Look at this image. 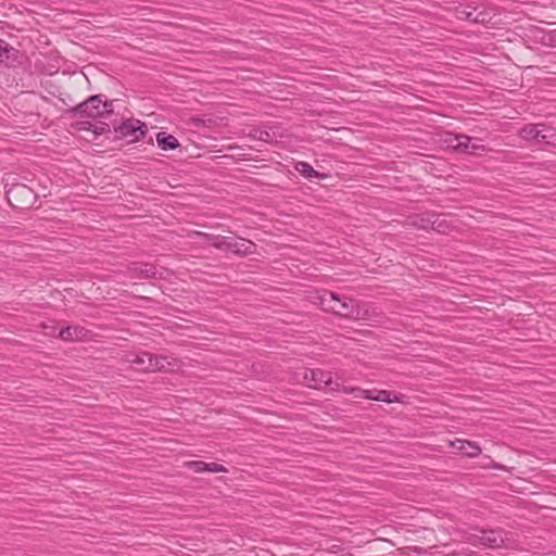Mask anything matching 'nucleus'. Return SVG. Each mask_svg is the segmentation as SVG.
I'll use <instances>...</instances> for the list:
<instances>
[{"label": "nucleus", "mask_w": 556, "mask_h": 556, "mask_svg": "<svg viewBox=\"0 0 556 556\" xmlns=\"http://www.w3.org/2000/svg\"><path fill=\"white\" fill-rule=\"evenodd\" d=\"M556 139V131L555 129L544 125L539 124L538 126V139H533V141L538 143L542 142H551L552 140Z\"/></svg>", "instance_id": "dca6fc26"}, {"label": "nucleus", "mask_w": 556, "mask_h": 556, "mask_svg": "<svg viewBox=\"0 0 556 556\" xmlns=\"http://www.w3.org/2000/svg\"><path fill=\"white\" fill-rule=\"evenodd\" d=\"M295 169L305 178H326L327 177L326 174L318 173L306 162L296 163Z\"/></svg>", "instance_id": "f3484780"}, {"label": "nucleus", "mask_w": 556, "mask_h": 556, "mask_svg": "<svg viewBox=\"0 0 556 556\" xmlns=\"http://www.w3.org/2000/svg\"><path fill=\"white\" fill-rule=\"evenodd\" d=\"M401 396L402 395H400L397 393L390 392L387 390L376 391V395H372V391L367 392L365 394V399H367V400H374V401L387 402V403L401 402Z\"/></svg>", "instance_id": "f8f14e48"}, {"label": "nucleus", "mask_w": 556, "mask_h": 556, "mask_svg": "<svg viewBox=\"0 0 556 556\" xmlns=\"http://www.w3.org/2000/svg\"><path fill=\"white\" fill-rule=\"evenodd\" d=\"M186 466L192 470L193 472H204L206 471V463L202 460H193L186 464Z\"/></svg>", "instance_id": "4be33fe9"}, {"label": "nucleus", "mask_w": 556, "mask_h": 556, "mask_svg": "<svg viewBox=\"0 0 556 556\" xmlns=\"http://www.w3.org/2000/svg\"><path fill=\"white\" fill-rule=\"evenodd\" d=\"M313 302L319 305L324 311L332 312L343 317H359V312H355V301L352 299L340 298L338 294L328 291L317 292Z\"/></svg>", "instance_id": "f03ea898"}, {"label": "nucleus", "mask_w": 556, "mask_h": 556, "mask_svg": "<svg viewBox=\"0 0 556 556\" xmlns=\"http://www.w3.org/2000/svg\"><path fill=\"white\" fill-rule=\"evenodd\" d=\"M371 391H372V395H376V391H377V390H371Z\"/></svg>", "instance_id": "cd10ccee"}, {"label": "nucleus", "mask_w": 556, "mask_h": 556, "mask_svg": "<svg viewBox=\"0 0 556 556\" xmlns=\"http://www.w3.org/2000/svg\"><path fill=\"white\" fill-rule=\"evenodd\" d=\"M463 556H478V554L470 549L463 551Z\"/></svg>", "instance_id": "a878e982"}, {"label": "nucleus", "mask_w": 556, "mask_h": 556, "mask_svg": "<svg viewBox=\"0 0 556 556\" xmlns=\"http://www.w3.org/2000/svg\"><path fill=\"white\" fill-rule=\"evenodd\" d=\"M126 362L137 365L143 371H169L177 366L175 358L155 355L149 352H140L127 355Z\"/></svg>", "instance_id": "7ed1b4c3"}, {"label": "nucleus", "mask_w": 556, "mask_h": 556, "mask_svg": "<svg viewBox=\"0 0 556 556\" xmlns=\"http://www.w3.org/2000/svg\"><path fill=\"white\" fill-rule=\"evenodd\" d=\"M156 142L157 146L164 151L174 150L179 147L177 138L164 131H161L156 135Z\"/></svg>", "instance_id": "ddd939ff"}, {"label": "nucleus", "mask_w": 556, "mask_h": 556, "mask_svg": "<svg viewBox=\"0 0 556 556\" xmlns=\"http://www.w3.org/2000/svg\"><path fill=\"white\" fill-rule=\"evenodd\" d=\"M256 245L254 242L245 239H240L239 241L230 240V244L228 251L232 253L244 256L249 254H253L255 252Z\"/></svg>", "instance_id": "9b49d317"}, {"label": "nucleus", "mask_w": 556, "mask_h": 556, "mask_svg": "<svg viewBox=\"0 0 556 556\" xmlns=\"http://www.w3.org/2000/svg\"><path fill=\"white\" fill-rule=\"evenodd\" d=\"M332 390L340 391V392H343L346 394H352L353 397H355V399H359V397L365 399V394L367 392H371L370 390H363L361 388L348 387V386H344L343 383H340L339 381L334 382V387H332Z\"/></svg>", "instance_id": "a211bd4d"}, {"label": "nucleus", "mask_w": 556, "mask_h": 556, "mask_svg": "<svg viewBox=\"0 0 556 556\" xmlns=\"http://www.w3.org/2000/svg\"><path fill=\"white\" fill-rule=\"evenodd\" d=\"M88 333L89 331L86 330L85 328L83 327H78V326H68V327H65V328H62L59 332V337L62 339V340H67V341H78V340H84L88 337Z\"/></svg>", "instance_id": "9d476101"}, {"label": "nucleus", "mask_w": 556, "mask_h": 556, "mask_svg": "<svg viewBox=\"0 0 556 556\" xmlns=\"http://www.w3.org/2000/svg\"><path fill=\"white\" fill-rule=\"evenodd\" d=\"M116 131L122 137L129 138L130 141H139L146 136L148 127L139 119L129 118L123 122L118 128H116Z\"/></svg>", "instance_id": "423d86ee"}, {"label": "nucleus", "mask_w": 556, "mask_h": 556, "mask_svg": "<svg viewBox=\"0 0 556 556\" xmlns=\"http://www.w3.org/2000/svg\"><path fill=\"white\" fill-rule=\"evenodd\" d=\"M131 270L134 271L135 277H142V278L162 277V274L159 273L157 268L152 264H143L140 266H136Z\"/></svg>", "instance_id": "2eb2a0df"}, {"label": "nucleus", "mask_w": 556, "mask_h": 556, "mask_svg": "<svg viewBox=\"0 0 556 556\" xmlns=\"http://www.w3.org/2000/svg\"><path fill=\"white\" fill-rule=\"evenodd\" d=\"M446 556H463V552H453L447 554Z\"/></svg>", "instance_id": "bb28decb"}, {"label": "nucleus", "mask_w": 556, "mask_h": 556, "mask_svg": "<svg viewBox=\"0 0 556 556\" xmlns=\"http://www.w3.org/2000/svg\"><path fill=\"white\" fill-rule=\"evenodd\" d=\"M540 41L544 46L556 47V30L543 31Z\"/></svg>", "instance_id": "412c9836"}, {"label": "nucleus", "mask_w": 556, "mask_h": 556, "mask_svg": "<svg viewBox=\"0 0 556 556\" xmlns=\"http://www.w3.org/2000/svg\"><path fill=\"white\" fill-rule=\"evenodd\" d=\"M199 236L203 237L214 248L228 251L230 238L203 232H199Z\"/></svg>", "instance_id": "4468645a"}, {"label": "nucleus", "mask_w": 556, "mask_h": 556, "mask_svg": "<svg viewBox=\"0 0 556 556\" xmlns=\"http://www.w3.org/2000/svg\"><path fill=\"white\" fill-rule=\"evenodd\" d=\"M444 222L445 220L441 215L430 212L416 214L409 217V224L414 227L424 230L433 229L438 232L445 231Z\"/></svg>", "instance_id": "39448f33"}, {"label": "nucleus", "mask_w": 556, "mask_h": 556, "mask_svg": "<svg viewBox=\"0 0 556 556\" xmlns=\"http://www.w3.org/2000/svg\"><path fill=\"white\" fill-rule=\"evenodd\" d=\"M451 446L468 457H477L481 454V448L476 442L456 439L451 442Z\"/></svg>", "instance_id": "1a4fd4ad"}, {"label": "nucleus", "mask_w": 556, "mask_h": 556, "mask_svg": "<svg viewBox=\"0 0 556 556\" xmlns=\"http://www.w3.org/2000/svg\"><path fill=\"white\" fill-rule=\"evenodd\" d=\"M491 21V16L489 13L486 12H483V11H475V14H473V18H472V23H476V24H484V23H489Z\"/></svg>", "instance_id": "5701e85b"}, {"label": "nucleus", "mask_w": 556, "mask_h": 556, "mask_svg": "<svg viewBox=\"0 0 556 556\" xmlns=\"http://www.w3.org/2000/svg\"><path fill=\"white\" fill-rule=\"evenodd\" d=\"M476 8H470L468 5L459 7L456 9V15L459 20H466L472 22L473 14H475Z\"/></svg>", "instance_id": "aec40b11"}, {"label": "nucleus", "mask_w": 556, "mask_h": 556, "mask_svg": "<svg viewBox=\"0 0 556 556\" xmlns=\"http://www.w3.org/2000/svg\"><path fill=\"white\" fill-rule=\"evenodd\" d=\"M24 192H29V190L26 188V186H16L14 188H12L8 194H11V193H24Z\"/></svg>", "instance_id": "393cba45"}, {"label": "nucleus", "mask_w": 556, "mask_h": 556, "mask_svg": "<svg viewBox=\"0 0 556 556\" xmlns=\"http://www.w3.org/2000/svg\"><path fill=\"white\" fill-rule=\"evenodd\" d=\"M113 103L102 100L101 96H91L85 102L78 104L74 112L80 117L99 118L113 112Z\"/></svg>", "instance_id": "20e7f679"}, {"label": "nucleus", "mask_w": 556, "mask_h": 556, "mask_svg": "<svg viewBox=\"0 0 556 556\" xmlns=\"http://www.w3.org/2000/svg\"><path fill=\"white\" fill-rule=\"evenodd\" d=\"M206 471L210 472H227V468L216 463H206Z\"/></svg>", "instance_id": "b1692460"}, {"label": "nucleus", "mask_w": 556, "mask_h": 556, "mask_svg": "<svg viewBox=\"0 0 556 556\" xmlns=\"http://www.w3.org/2000/svg\"><path fill=\"white\" fill-rule=\"evenodd\" d=\"M538 126L539 124H528L523 126L519 131V136L528 141H533V139H538Z\"/></svg>", "instance_id": "6ab92c4d"}, {"label": "nucleus", "mask_w": 556, "mask_h": 556, "mask_svg": "<svg viewBox=\"0 0 556 556\" xmlns=\"http://www.w3.org/2000/svg\"><path fill=\"white\" fill-rule=\"evenodd\" d=\"M304 379L307 381L308 386L314 389L330 387L332 390L336 382L332 380L330 372L321 369H307L304 374Z\"/></svg>", "instance_id": "0eeeda50"}, {"label": "nucleus", "mask_w": 556, "mask_h": 556, "mask_svg": "<svg viewBox=\"0 0 556 556\" xmlns=\"http://www.w3.org/2000/svg\"><path fill=\"white\" fill-rule=\"evenodd\" d=\"M456 143L453 148L460 152H467L475 154L478 151H485V147L483 144L472 143L471 137L466 135H458L455 137Z\"/></svg>", "instance_id": "6e6552de"}, {"label": "nucleus", "mask_w": 556, "mask_h": 556, "mask_svg": "<svg viewBox=\"0 0 556 556\" xmlns=\"http://www.w3.org/2000/svg\"><path fill=\"white\" fill-rule=\"evenodd\" d=\"M467 541L475 545L489 548H515L516 541L513 534L503 529H479L467 536Z\"/></svg>", "instance_id": "f257e3e1"}]
</instances>
